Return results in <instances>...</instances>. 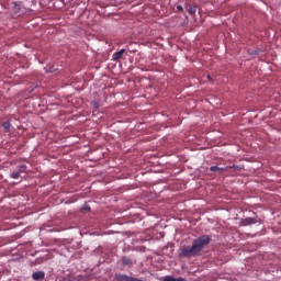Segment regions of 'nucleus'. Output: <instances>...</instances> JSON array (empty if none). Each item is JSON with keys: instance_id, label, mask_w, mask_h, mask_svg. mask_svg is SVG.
Returning a JSON list of instances; mask_svg holds the SVG:
<instances>
[{"instance_id": "obj_6", "label": "nucleus", "mask_w": 281, "mask_h": 281, "mask_svg": "<svg viewBox=\"0 0 281 281\" xmlns=\"http://www.w3.org/2000/svg\"><path fill=\"white\" fill-rule=\"evenodd\" d=\"M33 280H45V272L37 271L32 274Z\"/></svg>"}, {"instance_id": "obj_2", "label": "nucleus", "mask_w": 281, "mask_h": 281, "mask_svg": "<svg viewBox=\"0 0 281 281\" xmlns=\"http://www.w3.org/2000/svg\"><path fill=\"white\" fill-rule=\"evenodd\" d=\"M25 170H27V166L21 165V166L19 167V170L13 171V172L10 175L11 179H19V177H21V175H23V172H25Z\"/></svg>"}, {"instance_id": "obj_7", "label": "nucleus", "mask_w": 281, "mask_h": 281, "mask_svg": "<svg viewBox=\"0 0 281 281\" xmlns=\"http://www.w3.org/2000/svg\"><path fill=\"white\" fill-rule=\"evenodd\" d=\"M162 281H186L183 278H175L172 276H166L164 277Z\"/></svg>"}, {"instance_id": "obj_11", "label": "nucleus", "mask_w": 281, "mask_h": 281, "mask_svg": "<svg viewBox=\"0 0 281 281\" xmlns=\"http://www.w3.org/2000/svg\"><path fill=\"white\" fill-rule=\"evenodd\" d=\"M177 10H178L179 12H183V7H182L181 4H178V5H177Z\"/></svg>"}, {"instance_id": "obj_4", "label": "nucleus", "mask_w": 281, "mask_h": 281, "mask_svg": "<svg viewBox=\"0 0 281 281\" xmlns=\"http://www.w3.org/2000/svg\"><path fill=\"white\" fill-rule=\"evenodd\" d=\"M240 223L244 227H247V225H256V223H258V220H256L254 217H246V218L241 220Z\"/></svg>"}, {"instance_id": "obj_3", "label": "nucleus", "mask_w": 281, "mask_h": 281, "mask_svg": "<svg viewBox=\"0 0 281 281\" xmlns=\"http://www.w3.org/2000/svg\"><path fill=\"white\" fill-rule=\"evenodd\" d=\"M124 54H126V49H124V48H122L121 50H119L116 53H113L112 60H114V63L122 60V57L124 56Z\"/></svg>"}, {"instance_id": "obj_1", "label": "nucleus", "mask_w": 281, "mask_h": 281, "mask_svg": "<svg viewBox=\"0 0 281 281\" xmlns=\"http://www.w3.org/2000/svg\"><path fill=\"white\" fill-rule=\"evenodd\" d=\"M210 243H212V237H210V235H202L193 239L192 245L183 246L179 258H196V256H201V251H203Z\"/></svg>"}, {"instance_id": "obj_12", "label": "nucleus", "mask_w": 281, "mask_h": 281, "mask_svg": "<svg viewBox=\"0 0 281 281\" xmlns=\"http://www.w3.org/2000/svg\"><path fill=\"white\" fill-rule=\"evenodd\" d=\"M250 54H258V50H255L254 53H250Z\"/></svg>"}, {"instance_id": "obj_10", "label": "nucleus", "mask_w": 281, "mask_h": 281, "mask_svg": "<svg viewBox=\"0 0 281 281\" xmlns=\"http://www.w3.org/2000/svg\"><path fill=\"white\" fill-rule=\"evenodd\" d=\"M2 126H3V128H4L5 131H10V127H11L12 125L10 124V122H4V123L2 124Z\"/></svg>"}, {"instance_id": "obj_9", "label": "nucleus", "mask_w": 281, "mask_h": 281, "mask_svg": "<svg viewBox=\"0 0 281 281\" xmlns=\"http://www.w3.org/2000/svg\"><path fill=\"white\" fill-rule=\"evenodd\" d=\"M122 262H123V265H126V266H131V265H133V260H131V258H128V257H122Z\"/></svg>"}, {"instance_id": "obj_8", "label": "nucleus", "mask_w": 281, "mask_h": 281, "mask_svg": "<svg viewBox=\"0 0 281 281\" xmlns=\"http://www.w3.org/2000/svg\"><path fill=\"white\" fill-rule=\"evenodd\" d=\"M187 11L189 12V14H196V7L189 4Z\"/></svg>"}, {"instance_id": "obj_5", "label": "nucleus", "mask_w": 281, "mask_h": 281, "mask_svg": "<svg viewBox=\"0 0 281 281\" xmlns=\"http://www.w3.org/2000/svg\"><path fill=\"white\" fill-rule=\"evenodd\" d=\"M228 168H232V167H218V166H212L210 167V170L211 172H225V170H227Z\"/></svg>"}]
</instances>
